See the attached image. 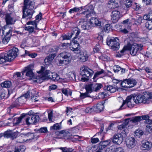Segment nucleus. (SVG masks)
Returning a JSON list of instances; mask_svg holds the SVG:
<instances>
[{
    "mask_svg": "<svg viewBox=\"0 0 152 152\" xmlns=\"http://www.w3.org/2000/svg\"><path fill=\"white\" fill-rule=\"evenodd\" d=\"M27 24L28 25L31 24L34 26L35 28H37V24L35 21H31L28 22L27 23Z\"/></svg>",
    "mask_w": 152,
    "mask_h": 152,
    "instance_id": "338daca9",
    "label": "nucleus"
},
{
    "mask_svg": "<svg viewBox=\"0 0 152 152\" xmlns=\"http://www.w3.org/2000/svg\"><path fill=\"white\" fill-rule=\"evenodd\" d=\"M62 40H64L65 39H69L72 37L70 33H68V35L66 34L63 35L62 36Z\"/></svg>",
    "mask_w": 152,
    "mask_h": 152,
    "instance_id": "864d4df0",
    "label": "nucleus"
},
{
    "mask_svg": "<svg viewBox=\"0 0 152 152\" xmlns=\"http://www.w3.org/2000/svg\"><path fill=\"white\" fill-rule=\"evenodd\" d=\"M37 94L36 93L35 90H33L31 91V100L32 102H35L38 101L36 99Z\"/></svg>",
    "mask_w": 152,
    "mask_h": 152,
    "instance_id": "2f4dec72",
    "label": "nucleus"
},
{
    "mask_svg": "<svg viewBox=\"0 0 152 152\" xmlns=\"http://www.w3.org/2000/svg\"><path fill=\"white\" fill-rule=\"evenodd\" d=\"M127 147L129 148L134 147L137 143V141L135 138L132 137L127 138L126 141Z\"/></svg>",
    "mask_w": 152,
    "mask_h": 152,
    "instance_id": "4468645a",
    "label": "nucleus"
},
{
    "mask_svg": "<svg viewBox=\"0 0 152 152\" xmlns=\"http://www.w3.org/2000/svg\"><path fill=\"white\" fill-rule=\"evenodd\" d=\"M34 5V0H24L23 8H30L31 9H33Z\"/></svg>",
    "mask_w": 152,
    "mask_h": 152,
    "instance_id": "dca6fc26",
    "label": "nucleus"
},
{
    "mask_svg": "<svg viewBox=\"0 0 152 152\" xmlns=\"http://www.w3.org/2000/svg\"><path fill=\"white\" fill-rule=\"evenodd\" d=\"M88 56L86 51H84L81 52L80 54L78 56V58L81 62H84L87 60Z\"/></svg>",
    "mask_w": 152,
    "mask_h": 152,
    "instance_id": "412c9836",
    "label": "nucleus"
},
{
    "mask_svg": "<svg viewBox=\"0 0 152 152\" xmlns=\"http://www.w3.org/2000/svg\"><path fill=\"white\" fill-rule=\"evenodd\" d=\"M60 129V126L58 123H56L50 127L51 130H58Z\"/></svg>",
    "mask_w": 152,
    "mask_h": 152,
    "instance_id": "c03bdc74",
    "label": "nucleus"
},
{
    "mask_svg": "<svg viewBox=\"0 0 152 152\" xmlns=\"http://www.w3.org/2000/svg\"><path fill=\"white\" fill-rule=\"evenodd\" d=\"M80 73L82 76H85L89 78L92 76L93 71L87 67L83 66L80 68Z\"/></svg>",
    "mask_w": 152,
    "mask_h": 152,
    "instance_id": "1a4fd4ad",
    "label": "nucleus"
},
{
    "mask_svg": "<svg viewBox=\"0 0 152 152\" xmlns=\"http://www.w3.org/2000/svg\"><path fill=\"white\" fill-rule=\"evenodd\" d=\"M148 124L146 126V129L148 132H152V124Z\"/></svg>",
    "mask_w": 152,
    "mask_h": 152,
    "instance_id": "5fc2aeb1",
    "label": "nucleus"
},
{
    "mask_svg": "<svg viewBox=\"0 0 152 152\" xmlns=\"http://www.w3.org/2000/svg\"><path fill=\"white\" fill-rule=\"evenodd\" d=\"M139 48L137 44L134 43L132 44L128 43L127 45L125 46L120 52H118L116 54V56L121 57L124 54L125 52L129 50L130 54L133 56H135L139 50Z\"/></svg>",
    "mask_w": 152,
    "mask_h": 152,
    "instance_id": "7ed1b4c3",
    "label": "nucleus"
},
{
    "mask_svg": "<svg viewBox=\"0 0 152 152\" xmlns=\"http://www.w3.org/2000/svg\"><path fill=\"white\" fill-rule=\"evenodd\" d=\"M111 16L113 21L115 23L120 18V12L118 11L114 10L112 12Z\"/></svg>",
    "mask_w": 152,
    "mask_h": 152,
    "instance_id": "6ab92c4d",
    "label": "nucleus"
},
{
    "mask_svg": "<svg viewBox=\"0 0 152 152\" xmlns=\"http://www.w3.org/2000/svg\"><path fill=\"white\" fill-rule=\"evenodd\" d=\"M91 142L93 144L96 143L99 141V140L98 138H91Z\"/></svg>",
    "mask_w": 152,
    "mask_h": 152,
    "instance_id": "69168bd1",
    "label": "nucleus"
},
{
    "mask_svg": "<svg viewBox=\"0 0 152 152\" xmlns=\"http://www.w3.org/2000/svg\"><path fill=\"white\" fill-rule=\"evenodd\" d=\"M109 7L114 9L118 7V4L116 0H110L108 3Z\"/></svg>",
    "mask_w": 152,
    "mask_h": 152,
    "instance_id": "393cba45",
    "label": "nucleus"
},
{
    "mask_svg": "<svg viewBox=\"0 0 152 152\" xmlns=\"http://www.w3.org/2000/svg\"><path fill=\"white\" fill-rule=\"evenodd\" d=\"M115 128V124L113 123H111L110 125L108 127L107 131L108 130H113Z\"/></svg>",
    "mask_w": 152,
    "mask_h": 152,
    "instance_id": "680f3d73",
    "label": "nucleus"
},
{
    "mask_svg": "<svg viewBox=\"0 0 152 152\" xmlns=\"http://www.w3.org/2000/svg\"><path fill=\"white\" fill-rule=\"evenodd\" d=\"M92 84L94 91L97 92L103 86L102 84L101 83H94Z\"/></svg>",
    "mask_w": 152,
    "mask_h": 152,
    "instance_id": "cd10ccee",
    "label": "nucleus"
},
{
    "mask_svg": "<svg viewBox=\"0 0 152 152\" xmlns=\"http://www.w3.org/2000/svg\"><path fill=\"white\" fill-rule=\"evenodd\" d=\"M38 73L39 74L38 76L37 77L35 80L34 81L36 82H42V80L48 79H51L55 81H57L59 79V76L55 73H52L49 70H46L45 67L41 66L40 70Z\"/></svg>",
    "mask_w": 152,
    "mask_h": 152,
    "instance_id": "f257e3e1",
    "label": "nucleus"
},
{
    "mask_svg": "<svg viewBox=\"0 0 152 152\" xmlns=\"http://www.w3.org/2000/svg\"><path fill=\"white\" fill-rule=\"evenodd\" d=\"M4 29L5 31L3 29L2 33L5 35V37L2 39V42L3 44H6L9 42L12 35V31L10 29L7 31V29L5 28Z\"/></svg>",
    "mask_w": 152,
    "mask_h": 152,
    "instance_id": "9d476101",
    "label": "nucleus"
},
{
    "mask_svg": "<svg viewBox=\"0 0 152 152\" xmlns=\"http://www.w3.org/2000/svg\"><path fill=\"white\" fill-rule=\"evenodd\" d=\"M143 134L142 131L140 129L136 130L135 132V135L138 137H140Z\"/></svg>",
    "mask_w": 152,
    "mask_h": 152,
    "instance_id": "79ce46f5",
    "label": "nucleus"
},
{
    "mask_svg": "<svg viewBox=\"0 0 152 152\" xmlns=\"http://www.w3.org/2000/svg\"><path fill=\"white\" fill-rule=\"evenodd\" d=\"M119 39L117 38L109 37L107 38L106 42L107 45L111 47L114 50H117L119 48Z\"/></svg>",
    "mask_w": 152,
    "mask_h": 152,
    "instance_id": "423d86ee",
    "label": "nucleus"
},
{
    "mask_svg": "<svg viewBox=\"0 0 152 152\" xmlns=\"http://www.w3.org/2000/svg\"><path fill=\"white\" fill-rule=\"evenodd\" d=\"M104 107V106L102 103L100 102L97 104L96 106L93 107V110H94V112L99 113L103 110Z\"/></svg>",
    "mask_w": 152,
    "mask_h": 152,
    "instance_id": "a211bd4d",
    "label": "nucleus"
},
{
    "mask_svg": "<svg viewBox=\"0 0 152 152\" xmlns=\"http://www.w3.org/2000/svg\"><path fill=\"white\" fill-rule=\"evenodd\" d=\"M141 147L142 150L148 151L152 147V143L151 142L148 141H143L142 143Z\"/></svg>",
    "mask_w": 152,
    "mask_h": 152,
    "instance_id": "f3484780",
    "label": "nucleus"
},
{
    "mask_svg": "<svg viewBox=\"0 0 152 152\" xmlns=\"http://www.w3.org/2000/svg\"><path fill=\"white\" fill-rule=\"evenodd\" d=\"M58 148L61 150L62 152H72L73 151V149L66 147H61Z\"/></svg>",
    "mask_w": 152,
    "mask_h": 152,
    "instance_id": "ea45409f",
    "label": "nucleus"
},
{
    "mask_svg": "<svg viewBox=\"0 0 152 152\" xmlns=\"http://www.w3.org/2000/svg\"><path fill=\"white\" fill-rule=\"evenodd\" d=\"M133 95H132L127 97L125 100H124L122 105L120 106L119 110H121L126 108V106L128 107H132L134 106L133 103Z\"/></svg>",
    "mask_w": 152,
    "mask_h": 152,
    "instance_id": "0eeeda50",
    "label": "nucleus"
},
{
    "mask_svg": "<svg viewBox=\"0 0 152 152\" xmlns=\"http://www.w3.org/2000/svg\"><path fill=\"white\" fill-rule=\"evenodd\" d=\"M145 26L149 30L152 29V19L147 21L145 24Z\"/></svg>",
    "mask_w": 152,
    "mask_h": 152,
    "instance_id": "4c0bfd02",
    "label": "nucleus"
},
{
    "mask_svg": "<svg viewBox=\"0 0 152 152\" xmlns=\"http://www.w3.org/2000/svg\"><path fill=\"white\" fill-rule=\"evenodd\" d=\"M141 118L140 116H138L130 118V121L134 123L139 122L141 121Z\"/></svg>",
    "mask_w": 152,
    "mask_h": 152,
    "instance_id": "473e14b6",
    "label": "nucleus"
},
{
    "mask_svg": "<svg viewBox=\"0 0 152 152\" xmlns=\"http://www.w3.org/2000/svg\"><path fill=\"white\" fill-rule=\"evenodd\" d=\"M133 100L137 104H148L152 102V92H145L142 95H133Z\"/></svg>",
    "mask_w": 152,
    "mask_h": 152,
    "instance_id": "f03ea898",
    "label": "nucleus"
},
{
    "mask_svg": "<svg viewBox=\"0 0 152 152\" xmlns=\"http://www.w3.org/2000/svg\"><path fill=\"white\" fill-rule=\"evenodd\" d=\"M80 46L78 44L77 46V48H74L72 50H72L76 54H78L80 53Z\"/></svg>",
    "mask_w": 152,
    "mask_h": 152,
    "instance_id": "49530a36",
    "label": "nucleus"
},
{
    "mask_svg": "<svg viewBox=\"0 0 152 152\" xmlns=\"http://www.w3.org/2000/svg\"><path fill=\"white\" fill-rule=\"evenodd\" d=\"M141 117V120L142 119L145 120V123L146 124H152V120H150L149 116L147 115H144L140 116Z\"/></svg>",
    "mask_w": 152,
    "mask_h": 152,
    "instance_id": "c756f323",
    "label": "nucleus"
},
{
    "mask_svg": "<svg viewBox=\"0 0 152 152\" xmlns=\"http://www.w3.org/2000/svg\"><path fill=\"white\" fill-rule=\"evenodd\" d=\"M26 101L25 97L22 96L16 99L17 102H18L20 106L24 104Z\"/></svg>",
    "mask_w": 152,
    "mask_h": 152,
    "instance_id": "c9c22d12",
    "label": "nucleus"
},
{
    "mask_svg": "<svg viewBox=\"0 0 152 152\" xmlns=\"http://www.w3.org/2000/svg\"><path fill=\"white\" fill-rule=\"evenodd\" d=\"M92 25L90 21H84L82 25V28L84 30H88L90 29Z\"/></svg>",
    "mask_w": 152,
    "mask_h": 152,
    "instance_id": "b1692460",
    "label": "nucleus"
},
{
    "mask_svg": "<svg viewBox=\"0 0 152 152\" xmlns=\"http://www.w3.org/2000/svg\"><path fill=\"white\" fill-rule=\"evenodd\" d=\"M7 57L6 55L4 56V57L0 56V64L4 63L6 61H8Z\"/></svg>",
    "mask_w": 152,
    "mask_h": 152,
    "instance_id": "603ef678",
    "label": "nucleus"
},
{
    "mask_svg": "<svg viewBox=\"0 0 152 152\" xmlns=\"http://www.w3.org/2000/svg\"><path fill=\"white\" fill-rule=\"evenodd\" d=\"M56 56V53H53L47 56L44 61L45 64L47 65H49Z\"/></svg>",
    "mask_w": 152,
    "mask_h": 152,
    "instance_id": "aec40b11",
    "label": "nucleus"
},
{
    "mask_svg": "<svg viewBox=\"0 0 152 152\" xmlns=\"http://www.w3.org/2000/svg\"><path fill=\"white\" fill-rule=\"evenodd\" d=\"M23 12L22 18H26L27 19H28L32 18L34 11L33 9H31L30 8H23Z\"/></svg>",
    "mask_w": 152,
    "mask_h": 152,
    "instance_id": "9b49d317",
    "label": "nucleus"
},
{
    "mask_svg": "<svg viewBox=\"0 0 152 152\" xmlns=\"http://www.w3.org/2000/svg\"><path fill=\"white\" fill-rule=\"evenodd\" d=\"M104 72V70L103 69H101L100 71H98L96 72L95 74L94 75V77L93 79L94 80L95 78L97 77L99 75H100Z\"/></svg>",
    "mask_w": 152,
    "mask_h": 152,
    "instance_id": "8fccbe9b",
    "label": "nucleus"
},
{
    "mask_svg": "<svg viewBox=\"0 0 152 152\" xmlns=\"http://www.w3.org/2000/svg\"><path fill=\"white\" fill-rule=\"evenodd\" d=\"M127 82H128V88H132L136 84L135 80L134 79H128Z\"/></svg>",
    "mask_w": 152,
    "mask_h": 152,
    "instance_id": "c85d7f7f",
    "label": "nucleus"
},
{
    "mask_svg": "<svg viewBox=\"0 0 152 152\" xmlns=\"http://www.w3.org/2000/svg\"><path fill=\"white\" fill-rule=\"evenodd\" d=\"M70 56L71 54L68 52H64L61 53L57 57L59 65L69 64L71 60Z\"/></svg>",
    "mask_w": 152,
    "mask_h": 152,
    "instance_id": "39448f33",
    "label": "nucleus"
},
{
    "mask_svg": "<svg viewBox=\"0 0 152 152\" xmlns=\"http://www.w3.org/2000/svg\"><path fill=\"white\" fill-rule=\"evenodd\" d=\"M104 90L109 91L110 93H114L116 91V89L115 87L110 85L105 86L104 88Z\"/></svg>",
    "mask_w": 152,
    "mask_h": 152,
    "instance_id": "a878e982",
    "label": "nucleus"
},
{
    "mask_svg": "<svg viewBox=\"0 0 152 152\" xmlns=\"http://www.w3.org/2000/svg\"><path fill=\"white\" fill-rule=\"evenodd\" d=\"M123 141V137L120 134H115L113 138V142L116 144H121Z\"/></svg>",
    "mask_w": 152,
    "mask_h": 152,
    "instance_id": "2eb2a0df",
    "label": "nucleus"
},
{
    "mask_svg": "<svg viewBox=\"0 0 152 152\" xmlns=\"http://www.w3.org/2000/svg\"><path fill=\"white\" fill-rule=\"evenodd\" d=\"M32 66L31 65H29L25 68L26 73L25 75H26V76L30 77H33L34 74L32 69Z\"/></svg>",
    "mask_w": 152,
    "mask_h": 152,
    "instance_id": "5701e85b",
    "label": "nucleus"
},
{
    "mask_svg": "<svg viewBox=\"0 0 152 152\" xmlns=\"http://www.w3.org/2000/svg\"><path fill=\"white\" fill-rule=\"evenodd\" d=\"M127 79H126L124 80L123 81H122L121 83V86L124 88H128V83L127 82Z\"/></svg>",
    "mask_w": 152,
    "mask_h": 152,
    "instance_id": "37998d69",
    "label": "nucleus"
},
{
    "mask_svg": "<svg viewBox=\"0 0 152 152\" xmlns=\"http://www.w3.org/2000/svg\"><path fill=\"white\" fill-rule=\"evenodd\" d=\"M21 106L18 102H17L16 100L8 108V111H10L11 109L15 107H18Z\"/></svg>",
    "mask_w": 152,
    "mask_h": 152,
    "instance_id": "72a5a7b5",
    "label": "nucleus"
},
{
    "mask_svg": "<svg viewBox=\"0 0 152 152\" xmlns=\"http://www.w3.org/2000/svg\"><path fill=\"white\" fill-rule=\"evenodd\" d=\"M112 27L109 24H106L104 27V31L105 32L108 33L112 29Z\"/></svg>",
    "mask_w": 152,
    "mask_h": 152,
    "instance_id": "58836bf2",
    "label": "nucleus"
},
{
    "mask_svg": "<svg viewBox=\"0 0 152 152\" xmlns=\"http://www.w3.org/2000/svg\"><path fill=\"white\" fill-rule=\"evenodd\" d=\"M92 25H94L97 26H100L101 24V22L95 18H92L90 20Z\"/></svg>",
    "mask_w": 152,
    "mask_h": 152,
    "instance_id": "bb28decb",
    "label": "nucleus"
},
{
    "mask_svg": "<svg viewBox=\"0 0 152 152\" xmlns=\"http://www.w3.org/2000/svg\"><path fill=\"white\" fill-rule=\"evenodd\" d=\"M5 18L6 25H13L16 21L15 19L11 13L6 14Z\"/></svg>",
    "mask_w": 152,
    "mask_h": 152,
    "instance_id": "f8f14e48",
    "label": "nucleus"
},
{
    "mask_svg": "<svg viewBox=\"0 0 152 152\" xmlns=\"http://www.w3.org/2000/svg\"><path fill=\"white\" fill-rule=\"evenodd\" d=\"M34 28L32 26H28L25 28V30H28L30 32H32L34 31Z\"/></svg>",
    "mask_w": 152,
    "mask_h": 152,
    "instance_id": "052dcab7",
    "label": "nucleus"
},
{
    "mask_svg": "<svg viewBox=\"0 0 152 152\" xmlns=\"http://www.w3.org/2000/svg\"><path fill=\"white\" fill-rule=\"evenodd\" d=\"M19 54V50L16 48H14L10 50L8 53L6 55L8 61H11L14 60Z\"/></svg>",
    "mask_w": 152,
    "mask_h": 152,
    "instance_id": "6e6552de",
    "label": "nucleus"
},
{
    "mask_svg": "<svg viewBox=\"0 0 152 152\" xmlns=\"http://www.w3.org/2000/svg\"><path fill=\"white\" fill-rule=\"evenodd\" d=\"M1 86L3 87L9 88L11 86V83L9 81H6L1 83Z\"/></svg>",
    "mask_w": 152,
    "mask_h": 152,
    "instance_id": "f704fd0d",
    "label": "nucleus"
},
{
    "mask_svg": "<svg viewBox=\"0 0 152 152\" xmlns=\"http://www.w3.org/2000/svg\"><path fill=\"white\" fill-rule=\"evenodd\" d=\"M114 152H124V150L121 147H119L116 148H115Z\"/></svg>",
    "mask_w": 152,
    "mask_h": 152,
    "instance_id": "0e129e2a",
    "label": "nucleus"
},
{
    "mask_svg": "<svg viewBox=\"0 0 152 152\" xmlns=\"http://www.w3.org/2000/svg\"><path fill=\"white\" fill-rule=\"evenodd\" d=\"M107 146V145L104 144V142H102L101 143L99 146L98 151H100L101 150L105 148Z\"/></svg>",
    "mask_w": 152,
    "mask_h": 152,
    "instance_id": "e2e57ef3",
    "label": "nucleus"
},
{
    "mask_svg": "<svg viewBox=\"0 0 152 152\" xmlns=\"http://www.w3.org/2000/svg\"><path fill=\"white\" fill-rule=\"evenodd\" d=\"M78 37H77L76 38V39H73V41H74V42H75L77 44L78 43V44L79 45V43H81L83 41V38L80 37L79 38H78Z\"/></svg>",
    "mask_w": 152,
    "mask_h": 152,
    "instance_id": "09e8293b",
    "label": "nucleus"
},
{
    "mask_svg": "<svg viewBox=\"0 0 152 152\" xmlns=\"http://www.w3.org/2000/svg\"><path fill=\"white\" fill-rule=\"evenodd\" d=\"M89 93L87 91L85 93H80V97L82 99H84V98L86 97H89V96L88 95V94Z\"/></svg>",
    "mask_w": 152,
    "mask_h": 152,
    "instance_id": "4d7b16f0",
    "label": "nucleus"
},
{
    "mask_svg": "<svg viewBox=\"0 0 152 152\" xmlns=\"http://www.w3.org/2000/svg\"><path fill=\"white\" fill-rule=\"evenodd\" d=\"M143 18L144 20L147 21L152 19V15L151 14V11L147 15H145L143 17Z\"/></svg>",
    "mask_w": 152,
    "mask_h": 152,
    "instance_id": "a19ab883",
    "label": "nucleus"
},
{
    "mask_svg": "<svg viewBox=\"0 0 152 152\" xmlns=\"http://www.w3.org/2000/svg\"><path fill=\"white\" fill-rule=\"evenodd\" d=\"M121 68L120 66L117 65L114 66L113 67V71L115 73L118 72L121 70Z\"/></svg>",
    "mask_w": 152,
    "mask_h": 152,
    "instance_id": "3c124183",
    "label": "nucleus"
},
{
    "mask_svg": "<svg viewBox=\"0 0 152 152\" xmlns=\"http://www.w3.org/2000/svg\"><path fill=\"white\" fill-rule=\"evenodd\" d=\"M39 131L41 133H45L48 130L46 127H42L40 128Z\"/></svg>",
    "mask_w": 152,
    "mask_h": 152,
    "instance_id": "774afa93",
    "label": "nucleus"
},
{
    "mask_svg": "<svg viewBox=\"0 0 152 152\" xmlns=\"http://www.w3.org/2000/svg\"><path fill=\"white\" fill-rule=\"evenodd\" d=\"M13 77L14 78H17L18 79H21V73L19 72H17L14 75Z\"/></svg>",
    "mask_w": 152,
    "mask_h": 152,
    "instance_id": "6e6d98bb",
    "label": "nucleus"
},
{
    "mask_svg": "<svg viewBox=\"0 0 152 152\" xmlns=\"http://www.w3.org/2000/svg\"><path fill=\"white\" fill-rule=\"evenodd\" d=\"M39 120V115H34L30 116L26 118V123L27 125L35 124Z\"/></svg>",
    "mask_w": 152,
    "mask_h": 152,
    "instance_id": "ddd939ff",
    "label": "nucleus"
},
{
    "mask_svg": "<svg viewBox=\"0 0 152 152\" xmlns=\"http://www.w3.org/2000/svg\"><path fill=\"white\" fill-rule=\"evenodd\" d=\"M83 9L85 10L81 13V14L86 15V16L87 18L90 16L91 14H93L94 12V7L92 5H90L89 6H87L83 8L82 7H74L70 9L69 11L70 13H74L75 12H77L79 11H83Z\"/></svg>",
    "mask_w": 152,
    "mask_h": 152,
    "instance_id": "20e7f679",
    "label": "nucleus"
},
{
    "mask_svg": "<svg viewBox=\"0 0 152 152\" xmlns=\"http://www.w3.org/2000/svg\"><path fill=\"white\" fill-rule=\"evenodd\" d=\"M115 147L114 146H111L109 148H107L105 151V152H114Z\"/></svg>",
    "mask_w": 152,
    "mask_h": 152,
    "instance_id": "13d9d810",
    "label": "nucleus"
},
{
    "mask_svg": "<svg viewBox=\"0 0 152 152\" xmlns=\"http://www.w3.org/2000/svg\"><path fill=\"white\" fill-rule=\"evenodd\" d=\"M12 132L11 130H7L4 132V135L7 137H11Z\"/></svg>",
    "mask_w": 152,
    "mask_h": 152,
    "instance_id": "bf43d9fd",
    "label": "nucleus"
},
{
    "mask_svg": "<svg viewBox=\"0 0 152 152\" xmlns=\"http://www.w3.org/2000/svg\"><path fill=\"white\" fill-rule=\"evenodd\" d=\"M93 83H90L88 85H86L85 87V88L86 91L89 93L94 91V87H93Z\"/></svg>",
    "mask_w": 152,
    "mask_h": 152,
    "instance_id": "7c9ffc66",
    "label": "nucleus"
},
{
    "mask_svg": "<svg viewBox=\"0 0 152 152\" xmlns=\"http://www.w3.org/2000/svg\"><path fill=\"white\" fill-rule=\"evenodd\" d=\"M58 50V47L57 46H54L50 48L49 50V52L50 53H56Z\"/></svg>",
    "mask_w": 152,
    "mask_h": 152,
    "instance_id": "a18cd8bd",
    "label": "nucleus"
},
{
    "mask_svg": "<svg viewBox=\"0 0 152 152\" xmlns=\"http://www.w3.org/2000/svg\"><path fill=\"white\" fill-rule=\"evenodd\" d=\"M80 33V29L77 27H75L72 29V32L69 33L72 37H73V39H76L78 35Z\"/></svg>",
    "mask_w": 152,
    "mask_h": 152,
    "instance_id": "4be33fe9",
    "label": "nucleus"
},
{
    "mask_svg": "<svg viewBox=\"0 0 152 152\" xmlns=\"http://www.w3.org/2000/svg\"><path fill=\"white\" fill-rule=\"evenodd\" d=\"M132 4V2L131 0H126L125 1V3L124 4L125 6L127 8H129L131 7Z\"/></svg>",
    "mask_w": 152,
    "mask_h": 152,
    "instance_id": "de8ad7c7",
    "label": "nucleus"
},
{
    "mask_svg": "<svg viewBox=\"0 0 152 152\" xmlns=\"http://www.w3.org/2000/svg\"><path fill=\"white\" fill-rule=\"evenodd\" d=\"M26 115L24 114H22L21 116L17 118H15L14 121H16V122L15 123H14L15 124H19L21 121L22 119Z\"/></svg>",
    "mask_w": 152,
    "mask_h": 152,
    "instance_id": "e433bc0d",
    "label": "nucleus"
}]
</instances>
